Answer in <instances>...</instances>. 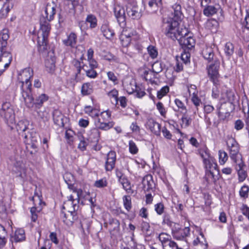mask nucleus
<instances>
[{"label":"nucleus","instance_id":"obj_14","mask_svg":"<svg viewBox=\"0 0 249 249\" xmlns=\"http://www.w3.org/2000/svg\"><path fill=\"white\" fill-rule=\"evenodd\" d=\"M190 228L188 227L183 229H178L173 231V235L175 238L182 240L190 234Z\"/></svg>","mask_w":249,"mask_h":249},{"label":"nucleus","instance_id":"obj_46","mask_svg":"<svg viewBox=\"0 0 249 249\" xmlns=\"http://www.w3.org/2000/svg\"><path fill=\"white\" fill-rule=\"evenodd\" d=\"M169 91V88L168 86H166L162 87L160 90L157 92V98L159 99H161Z\"/></svg>","mask_w":249,"mask_h":249},{"label":"nucleus","instance_id":"obj_55","mask_svg":"<svg viewBox=\"0 0 249 249\" xmlns=\"http://www.w3.org/2000/svg\"><path fill=\"white\" fill-rule=\"evenodd\" d=\"M14 165L19 172H22L24 170V164L22 160H16L14 163Z\"/></svg>","mask_w":249,"mask_h":249},{"label":"nucleus","instance_id":"obj_59","mask_svg":"<svg viewBox=\"0 0 249 249\" xmlns=\"http://www.w3.org/2000/svg\"><path fill=\"white\" fill-rule=\"evenodd\" d=\"M13 3H8L6 6L4 7V5H3V7L1 9V12L2 13L3 15H5L6 16L8 13L10 12L11 9L13 8Z\"/></svg>","mask_w":249,"mask_h":249},{"label":"nucleus","instance_id":"obj_5","mask_svg":"<svg viewBox=\"0 0 249 249\" xmlns=\"http://www.w3.org/2000/svg\"><path fill=\"white\" fill-rule=\"evenodd\" d=\"M51 29L50 21L46 20L43 17L40 19V29L38 35L37 43L39 46H46L48 37Z\"/></svg>","mask_w":249,"mask_h":249},{"label":"nucleus","instance_id":"obj_53","mask_svg":"<svg viewBox=\"0 0 249 249\" xmlns=\"http://www.w3.org/2000/svg\"><path fill=\"white\" fill-rule=\"evenodd\" d=\"M163 249H178V246L177 243L171 240L169 242H167L164 246H163Z\"/></svg>","mask_w":249,"mask_h":249},{"label":"nucleus","instance_id":"obj_26","mask_svg":"<svg viewBox=\"0 0 249 249\" xmlns=\"http://www.w3.org/2000/svg\"><path fill=\"white\" fill-rule=\"evenodd\" d=\"M95 124L98 129L104 130H107L113 127V123L112 122H101L100 119H97L95 121Z\"/></svg>","mask_w":249,"mask_h":249},{"label":"nucleus","instance_id":"obj_52","mask_svg":"<svg viewBox=\"0 0 249 249\" xmlns=\"http://www.w3.org/2000/svg\"><path fill=\"white\" fill-rule=\"evenodd\" d=\"M80 137L82 138L81 139L80 138H79V139L80 140V142L78 144V148L82 151H84L86 150V147L88 144V142L84 139V138L83 136L80 135Z\"/></svg>","mask_w":249,"mask_h":249},{"label":"nucleus","instance_id":"obj_60","mask_svg":"<svg viewBox=\"0 0 249 249\" xmlns=\"http://www.w3.org/2000/svg\"><path fill=\"white\" fill-rule=\"evenodd\" d=\"M135 92L136 93V96L138 98H142L145 94V91L139 86H134Z\"/></svg>","mask_w":249,"mask_h":249},{"label":"nucleus","instance_id":"obj_3","mask_svg":"<svg viewBox=\"0 0 249 249\" xmlns=\"http://www.w3.org/2000/svg\"><path fill=\"white\" fill-rule=\"evenodd\" d=\"M29 123L27 120L19 121L16 128L18 134L24 140L26 144L30 145V142H37L39 136L34 130L29 128Z\"/></svg>","mask_w":249,"mask_h":249},{"label":"nucleus","instance_id":"obj_58","mask_svg":"<svg viewBox=\"0 0 249 249\" xmlns=\"http://www.w3.org/2000/svg\"><path fill=\"white\" fill-rule=\"evenodd\" d=\"M191 101L197 108L201 104V100L198 98L197 94H195L194 92H193V95H192Z\"/></svg>","mask_w":249,"mask_h":249},{"label":"nucleus","instance_id":"obj_56","mask_svg":"<svg viewBox=\"0 0 249 249\" xmlns=\"http://www.w3.org/2000/svg\"><path fill=\"white\" fill-rule=\"evenodd\" d=\"M156 107H157V109L160 112L161 116L165 117L166 114V111L165 108H164L162 103L160 102H159L156 104Z\"/></svg>","mask_w":249,"mask_h":249},{"label":"nucleus","instance_id":"obj_6","mask_svg":"<svg viewBox=\"0 0 249 249\" xmlns=\"http://www.w3.org/2000/svg\"><path fill=\"white\" fill-rule=\"evenodd\" d=\"M226 144L229 150L230 157L235 163L242 160L241 154L239 153V145L235 139L231 136H228Z\"/></svg>","mask_w":249,"mask_h":249},{"label":"nucleus","instance_id":"obj_41","mask_svg":"<svg viewBox=\"0 0 249 249\" xmlns=\"http://www.w3.org/2000/svg\"><path fill=\"white\" fill-rule=\"evenodd\" d=\"M159 65H160V64L159 63H155L153 64L152 66V71H145L144 72L145 75V78L146 79H147L148 78L149 75H154V73L158 74L161 71V69L160 68L159 70H156V68L157 67H158Z\"/></svg>","mask_w":249,"mask_h":249},{"label":"nucleus","instance_id":"obj_15","mask_svg":"<svg viewBox=\"0 0 249 249\" xmlns=\"http://www.w3.org/2000/svg\"><path fill=\"white\" fill-rule=\"evenodd\" d=\"M236 163V170L237 171L238 178L239 182H243L247 177V173L243 169V167L245 166V164L243 163L242 160H240Z\"/></svg>","mask_w":249,"mask_h":249},{"label":"nucleus","instance_id":"obj_27","mask_svg":"<svg viewBox=\"0 0 249 249\" xmlns=\"http://www.w3.org/2000/svg\"><path fill=\"white\" fill-rule=\"evenodd\" d=\"M202 54L206 60L211 62L213 59L214 53L213 49L210 47H206L202 51Z\"/></svg>","mask_w":249,"mask_h":249},{"label":"nucleus","instance_id":"obj_8","mask_svg":"<svg viewBox=\"0 0 249 249\" xmlns=\"http://www.w3.org/2000/svg\"><path fill=\"white\" fill-rule=\"evenodd\" d=\"M220 66V62L218 60H214L213 62L207 66L208 76L214 84H216L218 81L217 79L219 76V69Z\"/></svg>","mask_w":249,"mask_h":249},{"label":"nucleus","instance_id":"obj_33","mask_svg":"<svg viewBox=\"0 0 249 249\" xmlns=\"http://www.w3.org/2000/svg\"><path fill=\"white\" fill-rule=\"evenodd\" d=\"M93 92L92 85L89 83H85L83 84L81 88V93L83 95H88Z\"/></svg>","mask_w":249,"mask_h":249},{"label":"nucleus","instance_id":"obj_57","mask_svg":"<svg viewBox=\"0 0 249 249\" xmlns=\"http://www.w3.org/2000/svg\"><path fill=\"white\" fill-rule=\"evenodd\" d=\"M226 94L228 102L231 104H233L235 100V96L234 92L231 90H227Z\"/></svg>","mask_w":249,"mask_h":249},{"label":"nucleus","instance_id":"obj_20","mask_svg":"<svg viewBox=\"0 0 249 249\" xmlns=\"http://www.w3.org/2000/svg\"><path fill=\"white\" fill-rule=\"evenodd\" d=\"M53 120L54 124L60 127H63L64 123L63 122L64 115L58 109H54L53 112Z\"/></svg>","mask_w":249,"mask_h":249},{"label":"nucleus","instance_id":"obj_1","mask_svg":"<svg viewBox=\"0 0 249 249\" xmlns=\"http://www.w3.org/2000/svg\"><path fill=\"white\" fill-rule=\"evenodd\" d=\"M172 8L174 10L173 17L163 19L162 27L164 34L173 40H178L184 51L191 50L195 47V40L189 35L187 29L184 28L179 30L178 27L182 16L181 6L176 3Z\"/></svg>","mask_w":249,"mask_h":249},{"label":"nucleus","instance_id":"obj_39","mask_svg":"<svg viewBox=\"0 0 249 249\" xmlns=\"http://www.w3.org/2000/svg\"><path fill=\"white\" fill-rule=\"evenodd\" d=\"M123 204L125 209L129 212L132 208L131 199L129 196H124L123 197Z\"/></svg>","mask_w":249,"mask_h":249},{"label":"nucleus","instance_id":"obj_10","mask_svg":"<svg viewBox=\"0 0 249 249\" xmlns=\"http://www.w3.org/2000/svg\"><path fill=\"white\" fill-rule=\"evenodd\" d=\"M142 188L144 192H152L154 194L155 183L153 179V177L150 175L144 176L142 180Z\"/></svg>","mask_w":249,"mask_h":249},{"label":"nucleus","instance_id":"obj_50","mask_svg":"<svg viewBox=\"0 0 249 249\" xmlns=\"http://www.w3.org/2000/svg\"><path fill=\"white\" fill-rule=\"evenodd\" d=\"M149 55L152 58H155L158 55V52L156 48L152 45L148 46L147 48Z\"/></svg>","mask_w":249,"mask_h":249},{"label":"nucleus","instance_id":"obj_61","mask_svg":"<svg viewBox=\"0 0 249 249\" xmlns=\"http://www.w3.org/2000/svg\"><path fill=\"white\" fill-rule=\"evenodd\" d=\"M135 82L132 81L129 84L125 86L126 90L127 93L129 94H132L135 92V89H134V86H136Z\"/></svg>","mask_w":249,"mask_h":249},{"label":"nucleus","instance_id":"obj_31","mask_svg":"<svg viewBox=\"0 0 249 249\" xmlns=\"http://www.w3.org/2000/svg\"><path fill=\"white\" fill-rule=\"evenodd\" d=\"M176 57L185 65H187L190 62V53L188 51H184L180 56H177Z\"/></svg>","mask_w":249,"mask_h":249},{"label":"nucleus","instance_id":"obj_2","mask_svg":"<svg viewBox=\"0 0 249 249\" xmlns=\"http://www.w3.org/2000/svg\"><path fill=\"white\" fill-rule=\"evenodd\" d=\"M26 106L29 108H33L35 111L39 109L44 102L49 100V96L45 93L35 94V99L31 93V89L27 90L22 94Z\"/></svg>","mask_w":249,"mask_h":249},{"label":"nucleus","instance_id":"obj_32","mask_svg":"<svg viewBox=\"0 0 249 249\" xmlns=\"http://www.w3.org/2000/svg\"><path fill=\"white\" fill-rule=\"evenodd\" d=\"M4 59L7 60L8 62H11L12 56L9 52L6 50V49L0 48V62H2Z\"/></svg>","mask_w":249,"mask_h":249},{"label":"nucleus","instance_id":"obj_18","mask_svg":"<svg viewBox=\"0 0 249 249\" xmlns=\"http://www.w3.org/2000/svg\"><path fill=\"white\" fill-rule=\"evenodd\" d=\"M206 180L208 183H215L219 178V170L217 168L206 172Z\"/></svg>","mask_w":249,"mask_h":249},{"label":"nucleus","instance_id":"obj_25","mask_svg":"<svg viewBox=\"0 0 249 249\" xmlns=\"http://www.w3.org/2000/svg\"><path fill=\"white\" fill-rule=\"evenodd\" d=\"M151 131L156 135H159L160 132V125L153 120H149L147 124Z\"/></svg>","mask_w":249,"mask_h":249},{"label":"nucleus","instance_id":"obj_12","mask_svg":"<svg viewBox=\"0 0 249 249\" xmlns=\"http://www.w3.org/2000/svg\"><path fill=\"white\" fill-rule=\"evenodd\" d=\"M114 15L120 26L125 25L126 16L125 10L120 6H116L114 8Z\"/></svg>","mask_w":249,"mask_h":249},{"label":"nucleus","instance_id":"obj_63","mask_svg":"<svg viewBox=\"0 0 249 249\" xmlns=\"http://www.w3.org/2000/svg\"><path fill=\"white\" fill-rule=\"evenodd\" d=\"M176 59V63L174 69L177 72H180L183 71L184 64L181 61H180L177 57Z\"/></svg>","mask_w":249,"mask_h":249},{"label":"nucleus","instance_id":"obj_54","mask_svg":"<svg viewBox=\"0 0 249 249\" xmlns=\"http://www.w3.org/2000/svg\"><path fill=\"white\" fill-rule=\"evenodd\" d=\"M107 185V182L105 178L96 180L94 183V186L97 188H103L106 187Z\"/></svg>","mask_w":249,"mask_h":249},{"label":"nucleus","instance_id":"obj_24","mask_svg":"<svg viewBox=\"0 0 249 249\" xmlns=\"http://www.w3.org/2000/svg\"><path fill=\"white\" fill-rule=\"evenodd\" d=\"M1 116L3 117L7 123L12 124L15 121V113L13 109L7 110L6 112L0 111Z\"/></svg>","mask_w":249,"mask_h":249},{"label":"nucleus","instance_id":"obj_16","mask_svg":"<svg viewBox=\"0 0 249 249\" xmlns=\"http://www.w3.org/2000/svg\"><path fill=\"white\" fill-rule=\"evenodd\" d=\"M100 137V132L98 128H93L88 132L87 141L90 143H98Z\"/></svg>","mask_w":249,"mask_h":249},{"label":"nucleus","instance_id":"obj_9","mask_svg":"<svg viewBox=\"0 0 249 249\" xmlns=\"http://www.w3.org/2000/svg\"><path fill=\"white\" fill-rule=\"evenodd\" d=\"M116 161V154L114 151H110L107 155L105 165L107 171H111L114 168Z\"/></svg>","mask_w":249,"mask_h":249},{"label":"nucleus","instance_id":"obj_42","mask_svg":"<svg viewBox=\"0 0 249 249\" xmlns=\"http://www.w3.org/2000/svg\"><path fill=\"white\" fill-rule=\"evenodd\" d=\"M224 51L226 55L230 57L234 52L233 45L231 42H227L225 44Z\"/></svg>","mask_w":249,"mask_h":249},{"label":"nucleus","instance_id":"obj_44","mask_svg":"<svg viewBox=\"0 0 249 249\" xmlns=\"http://www.w3.org/2000/svg\"><path fill=\"white\" fill-rule=\"evenodd\" d=\"M41 211L40 209H38L36 207H33L30 209V213L31 214V220L34 222H36L37 217V213Z\"/></svg>","mask_w":249,"mask_h":249},{"label":"nucleus","instance_id":"obj_23","mask_svg":"<svg viewBox=\"0 0 249 249\" xmlns=\"http://www.w3.org/2000/svg\"><path fill=\"white\" fill-rule=\"evenodd\" d=\"M103 36L107 39L111 38L114 35V31L109 27L108 23L103 24L101 27Z\"/></svg>","mask_w":249,"mask_h":249},{"label":"nucleus","instance_id":"obj_7","mask_svg":"<svg viewBox=\"0 0 249 249\" xmlns=\"http://www.w3.org/2000/svg\"><path fill=\"white\" fill-rule=\"evenodd\" d=\"M33 76V71L30 68L25 69L21 73V77H19L18 79L21 80L20 87L21 95L24 92L27 91V90L31 89L32 83L30 79L32 78Z\"/></svg>","mask_w":249,"mask_h":249},{"label":"nucleus","instance_id":"obj_4","mask_svg":"<svg viewBox=\"0 0 249 249\" xmlns=\"http://www.w3.org/2000/svg\"><path fill=\"white\" fill-rule=\"evenodd\" d=\"M73 192L76 194L75 197L73 195H71L68 197L67 201L64 203L63 209H67L68 213H70V216H72V219H69V220L72 222L77 218L75 211L78 209L80 200V196L82 194V191L81 189L74 190Z\"/></svg>","mask_w":249,"mask_h":249},{"label":"nucleus","instance_id":"obj_62","mask_svg":"<svg viewBox=\"0 0 249 249\" xmlns=\"http://www.w3.org/2000/svg\"><path fill=\"white\" fill-rule=\"evenodd\" d=\"M199 153L200 156L203 159V161L206 160L211 157L207 149L200 150Z\"/></svg>","mask_w":249,"mask_h":249},{"label":"nucleus","instance_id":"obj_64","mask_svg":"<svg viewBox=\"0 0 249 249\" xmlns=\"http://www.w3.org/2000/svg\"><path fill=\"white\" fill-rule=\"evenodd\" d=\"M243 215L248 217L249 220V207L245 204H243L240 209Z\"/></svg>","mask_w":249,"mask_h":249},{"label":"nucleus","instance_id":"obj_49","mask_svg":"<svg viewBox=\"0 0 249 249\" xmlns=\"http://www.w3.org/2000/svg\"><path fill=\"white\" fill-rule=\"evenodd\" d=\"M11 62L7 61V60L4 59L2 62H0V76L3 73V72L7 69Z\"/></svg>","mask_w":249,"mask_h":249},{"label":"nucleus","instance_id":"obj_45","mask_svg":"<svg viewBox=\"0 0 249 249\" xmlns=\"http://www.w3.org/2000/svg\"><path fill=\"white\" fill-rule=\"evenodd\" d=\"M218 155L220 163L221 164H224L228 159L227 153L223 150H219L218 152Z\"/></svg>","mask_w":249,"mask_h":249},{"label":"nucleus","instance_id":"obj_28","mask_svg":"<svg viewBox=\"0 0 249 249\" xmlns=\"http://www.w3.org/2000/svg\"><path fill=\"white\" fill-rule=\"evenodd\" d=\"M203 163L204 164L205 168H206V172L217 168V164L215 162L214 159L212 157H211L208 159L204 160L203 161Z\"/></svg>","mask_w":249,"mask_h":249},{"label":"nucleus","instance_id":"obj_17","mask_svg":"<svg viewBox=\"0 0 249 249\" xmlns=\"http://www.w3.org/2000/svg\"><path fill=\"white\" fill-rule=\"evenodd\" d=\"M126 12L127 16L132 19H139L142 16V14L137 6L127 7Z\"/></svg>","mask_w":249,"mask_h":249},{"label":"nucleus","instance_id":"obj_11","mask_svg":"<svg viewBox=\"0 0 249 249\" xmlns=\"http://www.w3.org/2000/svg\"><path fill=\"white\" fill-rule=\"evenodd\" d=\"M76 53H77V52L80 51L81 54L80 55L79 58L78 59H75L72 61V64L74 67L76 69V72L75 73L76 77H77L78 75L80 74V65H83V61L84 59V53L85 52L84 48L82 46H78L76 47Z\"/></svg>","mask_w":249,"mask_h":249},{"label":"nucleus","instance_id":"obj_34","mask_svg":"<svg viewBox=\"0 0 249 249\" xmlns=\"http://www.w3.org/2000/svg\"><path fill=\"white\" fill-rule=\"evenodd\" d=\"M217 12L216 8L212 5H206L205 8L203 10V14L207 17H210Z\"/></svg>","mask_w":249,"mask_h":249},{"label":"nucleus","instance_id":"obj_51","mask_svg":"<svg viewBox=\"0 0 249 249\" xmlns=\"http://www.w3.org/2000/svg\"><path fill=\"white\" fill-rule=\"evenodd\" d=\"M129 150L132 154H136L138 152V148L135 143L132 140L129 142Z\"/></svg>","mask_w":249,"mask_h":249},{"label":"nucleus","instance_id":"obj_13","mask_svg":"<svg viewBox=\"0 0 249 249\" xmlns=\"http://www.w3.org/2000/svg\"><path fill=\"white\" fill-rule=\"evenodd\" d=\"M56 58L53 53L49 54L47 57L45 65L46 71L51 73H53L55 69Z\"/></svg>","mask_w":249,"mask_h":249},{"label":"nucleus","instance_id":"obj_22","mask_svg":"<svg viewBox=\"0 0 249 249\" xmlns=\"http://www.w3.org/2000/svg\"><path fill=\"white\" fill-rule=\"evenodd\" d=\"M193 244L194 246H198L200 245L203 248V249H208V243L206 241V239L204 236L203 233L200 231L199 232V235L197 236L193 242Z\"/></svg>","mask_w":249,"mask_h":249},{"label":"nucleus","instance_id":"obj_21","mask_svg":"<svg viewBox=\"0 0 249 249\" xmlns=\"http://www.w3.org/2000/svg\"><path fill=\"white\" fill-rule=\"evenodd\" d=\"M62 42L63 43L67 46L74 48L76 45L77 36L75 33H71L68 36L67 38L63 40Z\"/></svg>","mask_w":249,"mask_h":249},{"label":"nucleus","instance_id":"obj_29","mask_svg":"<svg viewBox=\"0 0 249 249\" xmlns=\"http://www.w3.org/2000/svg\"><path fill=\"white\" fill-rule=\"evenodd\" d=\"M174 102L176 107H173V109L175 111H178L180 113H187L186 107L181 100L178 99H176Z\"/></svg>","mask_w":249,"mask_h":249},{"label":"nucleus","instance_id":"obj_19","mask_svg":"<svg viewBox=\"0 0 249 249\" xmlns=\"http://www.w3.org/2000/svg\"><path fill=\"white\" fill-rule=\"evenodd\" d=\"M45 17L44 18L46 20L49 21L53 20L54 18V16L56 14L55 6L54 4L52 5L50 4H47L45 8Z\"/></svg>","mask_w":249,"mask_h":249},{"label":"nucleus","instance_id":"obj_43","mask_svg":"<svg viewBox=\"0 0 249 249\" xmlns=\"http://www.w3.org/2000/svg\"><path fill=\"white\" fill-rule=\"evenodd\" d=\"M159 239L161 242L162 247L164 246L167 242H168L171 240L170 235L163 232L159 234Z\"/></svg>","mask_w":249,"mask_h":249},{"label":"nucleus","instance_id":"obj_37","mask_svg":"<svg viewBox=\"0 0 249 249\" xmlns=\"http://www.w3.org/2000/svg\"><path fill=\"white\" fill-rule=\"evenodd\" d=\"M9 38V35L7 33H0V48L6 49L7 40Z\"/></svg>","mask_w":249,"mask_h":249},{"label":"nucleus","instance_id":"obj_48","mask_svg":"<svg viewBox=\"0 0 249 249\" xmlns=\"http://www.w3.org/2000/svg\"><path fill=\"white\" fill-rule=\"evenodd\" d=\"M107 76L109 80L112 81L114 85H117L119 83V80L117 78V76L115 74V73L111 71H109L107 72Z\"/></svg>","mask_w":249,"mask_h":249},{"label":"nucleus","instance_id":"obj_40","mask_svg":"<svg viewBox=\"0 0 249 249\" xmlns=\"http://www.w3.org/2000/svg\"><path fill=\"white\" fill-rule=\"evenodd\" d=\"M86 21L90 24V28H94L97 26V19L95 16L93 15H88Z\"/></svg>","mask_w":249,"mask_h":249},{"label":"nucleus","instance_id":"obj_30","mask_svg":"<svg viewBox=\"0 0 249 249\" xmlns=\"http://www.w3.org/2000/svg\"><path fill=\"white\" fill-rule=\"evenodd\" d=\"M12 240L16 242L22 241L25 240V231L23 229H18L15 231V234L12 237Z\"/></svg>","mask_w":249,"mask_h":249},{"label":"nucleus","instance_id":"obj_38","mask_svg":"<svg viewBox=\"0 0 249 249\" xmlns=\"http://www.w3.org/2000/svg\"><path fill=\"white\" fill-rule=\"evenodd\" d=\"M239 196L241 198L246 199L249 197V186L247 185L242 186L239 190Z\"/></svg>","mask_w":249,"mask_h":249},{"label":"nucleus","instance_id":"obj_35","mask_svg":"<svg viewBox=\"0 0 249 249\" xmlns=\"http://www.w3.org/2000/svg\"><path fill=\"white\" fill-rule=\"evenodd\" d=\"M111 115V112L107 110L106 111H104L102 112L100 115H99V117H98L97 119H100L101 122H109V120L110 119Z\"/></svg>","mask_w":249,"mask_h":249},{"label":"nucleus","instance_id":"obj_36","mask_svg":"<svg viewBox=\"0 0 249 249\" xmlns=\"http://www.w3.org/2000/svg\"><path fill=\"white\" fill-rule=\"evenodd\" d=\"M182 116L181 118L182 124H181L182 127H187L191 124L192 120L187 115V113H181Z\"/></svg>","mask_w":249,"mask_h":249},{"label":"nucleus","instance_id":"obj_47","mask_svg":"<svg viewBox=\"0 0 249 249\" xmlns=\"http://www.w3.org/2000/svg\"><path fill=\"white\" fill-rule=\"evenodd\" d=\"M154 208L155 211L159 215H161L164 212L165 207L164 204L161 202H160L155 204L154 206Z\"/></svg>","mask_w":249,"mask_h":249}]
</instances>
